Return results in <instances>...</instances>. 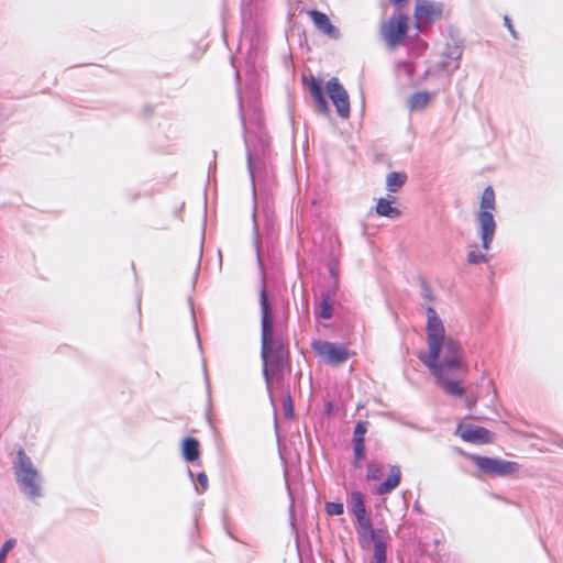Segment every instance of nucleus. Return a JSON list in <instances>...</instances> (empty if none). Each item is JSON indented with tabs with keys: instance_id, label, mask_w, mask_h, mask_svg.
Wrapping results in <instances>:
<instances>
[{
	"instance_id": "9d476101",
	"label": "nucleus",
	"mask_w": 563,
	"mask_h": 563,
	"mask_svg": "<svg viewBox=\"0 0 563 563\" xmlns=\"http://www.w3.org/2000/svg\"><path fill=\"white\" fill-rule=\"evenodd\" d=\"M325 89L335 107L338 115L342 119H347L351 114V109L346 89L340 84L336 77H332L327 81Z\"/></svg>"
},
{
	"instance_id": "ddd939ff",
	"label": "nucleus",
	"mask_w": 563,
	"mask_h": 563,
	"mask_svg": "<svg viewBox=\"0 0 563 563\" xmlns=\"http://www.w3.org/2000/svg\"><path fill=\"white\" fill-rule=\"evenodd\" d=\"M460 437L466 442L489 443L492 441V432L483 427L466 424L460 432Z\"/></svg>"
},
{
	"instance_id": "9b49d317",
	"label": "nucleus",
	"mask_w": 563,
	"mask_h": 563,
	"mask_svg": "<svg viewBox=\"0 0 563 563\" xmlns=\"http://www.w3.org/2000/svg\"><path fill=\"white\" fill-rule=\"evenodd\" d=\"M462 55V41L457 38H452L450 42L446 43L445 48L441 54V60L438 64V68L441 71H444L449 76H451L455 70L460 68Z\"/></svg>"
},
{
	"instance_id": "a878e982",
	"label": "nucleus",
	"mask_w": 563,
	"mask_h": 563,
	"mask_svg": "<svg viewBox=\"0 0 563 563\" xmlns=\"http://www.w3.org/2000/svg\"><path fill=\"white\" fill-rule=\"evenodd\" d=\"M324 509L329 516H340L344 512V506L342 503L327 501Z\"/></svg>"
},
{
	"instance_id": "7c9ffc66",
	"label": "nucleus",
	"mask_w": 563,
	"mask_h": 563,
	"mask_svg": "<svg viewBox=\"0 0 563 563\" xmlns=\"http://www.w3.org/2000/svg\"><path fill=\"white\" fill-rule=\"evenodd\" d=\"M353 453L355 460H363L365 454V442H353Z\"/></svg>"
},
{
	"instance_id": "0eeeda50",
	"label": "nucleus",
	"mask_w": 563,
	"mask_h": 563,
	"mask_svg": "<svg viewBox=\"0 0 563 563\" xmlns=\"http://www.w3.org/2000/svg\"><path fill=\"white\" fill-rule=\"evenodd\" d=\"M444 4L438 1L417 0L415 8L416 27L423 32L442 19Z\"/></svg>"
},
{
	"instance_id": "393cba45",
	"label": "nucleus",
	"mask_w": 563,
	"mask_h": 563,
	"mask_svg": "<svg viewBox=\"0 0 563 563\" xmlns=\"http://www.w3.org/2000/svg\"><path fill=\"white\" fill-rule=\"evenodd\" d=\"M489 261L488 255L478 252V251H470L467 253V263L476 265L482 263H487Z\"/></svg>"
},
{
	"instance_id": "6e6552de",
	"label": "nucleus",
	"mask_w": 563,
	"mask_h": 563,
	"mask_svg": "<svg viewBox=\"0 0 563 563\" xmlns=\"http://www.w3.org/2000/svg\"><path fill=\"white\" fill-rule=\"evenodd\" d=\"M471 459L481 472L492 476L504 477L515 474L519 470V464L512 461L481 455H472Z\"/></svg>"
},
{
	"instance_id": "f704fd0d",
	"label": "nucleus",
	"mask_w": 563,
	"mask_h": 563,
	"mask_svg": "<svg viewBox=\"0 0 563 563\" xmlns=\"http://www.w3.org/2000/svg\"><path fill=\"white\" fill-rule=\"evenodd\" d=\"M329 271H330L331 276L335 278L336 277V271H335L334 266L330 265Z\"/></svg>"
},
{
	"instance_id": "bb28decb",
	"label": "nucleus",
	"mask_w": 563,
	"mask_h": 563,
	"mask_svg": "<svg viewBox=\"0 0 563 563\" xmlns=\"http://www.w3.org/2000/svg\"><path fill=\"white\" fill-rule=\"evenodd\" d=\"M382 467L377 463H369L367 466L366 477L368 481H378L382 477Z\"/></svg>"
},
{
	"instance_id": "5701e85b",
	"label": "nucleus",
	"mask_w": 563,
	"mask_h": 563,
	"mask_svg": "<svg viewBox=\"0 0 563 563\" xmlns=\"http://www.w3.org/2000/svg\"><path fill=\"white\" fill-rule=\"evenodd\" d=\"M387 544L384 539H377L374 543V563L387 562Z\"/></svg>"
},
{
	"instance_id": "7ed1b4c3",
	"label": "nucleus",
	"mask_w": 563,
	"mask_h": 563,
	"mask_svg": "<svg viewBox=\"0 0 563 563\" xmlns=\"http://www.w3.org/2000/svg\"><path fill=\"white\" fill-rule=\"evenodd\" d=\"M239 109L244 130L247 168L252 178L253 192L255 194V176L263 165L267 140L262 128V113L257 102L253 101L249 104L247 110H245L242 97L239 96Z\"/></svg>"
},
{
	"instance_id": "cd10ccee",
	"label": "nucleus",
	"mask_w": 563,
	"mask_h": 563,
	"mask_svg": "<svg viewBox=\"0 0 563 563\" xmlns=\"http://www.w3.org/2000/svg\"><path fill=\"white\" fill-rule=\"evenodd\" d=\"M16 540L11 538L4 541L0 549V563H5L8 553L15 547Z\"/></svg>"
},
{
	"instance_id": "b1692460",
	"label": "nucleus",
	"mask_w": 563,
	"mask_h": 563,
	"mask_svg": "<svg viewBox=\"0 0 563 563\" xmlns=\"http://www.w3.org/2000/svg\"><path fill=\"white\" fill-rule=\"evenodd\" d=\"M367 421H358L354 428L353 442H365V434L367 432Z\"/></svg>"
},
{
	"instance_id": "72a5a7b5",
	"label": "nucleus",
	"mask_w": 563,
	"mask_h": 563,
	"mask_svg": "<svg viewBox=\"0 0 563 563\" xmlns=\"http://www.w3.org/2000/svg\"><path fill=\"white\" fill-rule=\"evenodd\" d=\"M476 404L475 398H466V407L471 410Z\"/></svg>"
},
{
	"instance_id": "e433bc0d",
	"label": "nucleus",
	"mask_w": 563,
	"mask_h": 563,
	"mask_svg": "<svg viewBox=\"0 0 563 563\" xmlns=\"http://www.w3.org/2000/svg\"><path fill=\"white\" fill-rule=\"evenodd\" d=\"M424 296L431 300V292L428 288H424Z\"/></svg>"
},
{
	"instance_id": "f257e3e1",
	"label": "nucleus",
	"mask_w": 563,
	"mask_h": 563,
	"mask_svg": "<svg viewBox=\"0 0 563 563\" xmlns=\"http://www.w3.org/2000/svg\"><path fill=\"white\" fill-rule=\"evenodd\" d=\"M426 314L428 351L420 352L418 358L435 376L446 394L463 397L461 382L450 378L467 371L463 346L457 339L446 335L444 323L432 306L426 308Z\"/></svg>"
},
{
	"instance_id": "4468645a",
	"label": "nucleus",
	"mask_w": 563,
	"mask_h": 563,
	"mask_svg": "<svg viewBox=\"0 0 563 563\" xmlns=\"http://www.w3.org/2000/svg\"><path fill=\"white\" fill-rule=\"evenodd\" d=\"M401 481V471L398 465H391L390 466V473L388 477L380 483L376 488L375 493L378 496H385L390 494L393 490H395Z\"/></svg>"
},
{
	"instance_id": "6ab92c4d",
	"label": "nucleus",
	"mask_w": 563,
	"mask_h": 563,
	"mask_svg": "<svg viewBox=\"0 0 563 563\" xmlns=\"http://www.w3.org/2000/svg\"><path fill=\"white\" fill-rule=\"evenodd\" d=\"M431 93L427 91H419L413 93L408 100V108L410 111H421L429 104Z\"/></svg>"
},
{
	"instance_id": "f8f14e48",
	"label": "nucleus",
	"mask_w": 563,
	"mask_h": 563,
	"mask_svg": "<svg viewBox=\"0 0 563 563\" xmlns=\"http://www.w3.org/2000/svg\"><path fill=\"white\" fill-rule=\"evenodd\" d=\"M307 13L310 16L314 27L320 33L332 40H338L340 37V30L331 23L329 16L325 13L316 9L308 10Z\"/></svg>"
},
{
	"instance_id": "4c0bfd02",
	"label": "nucleus",
	"mask_w": 563,
	"mask_h": 563,
	"mask_svg": "<svg viewBox=\"0 0 563 563\" xmlns=\"http://www.w3.org/2000/svg\"><path fill=\"white\" fill-rule=\"evenodd\" d=\"M235 77H236V80H239V79H240V74H239V71H236V73H235Z\"/></svg>"
},
{
	"instance_id": "aec40b11",
	"label": "nucleus",
	"mask_w": 563,
	"mask_h": 563,
	"mask_svg": "<svg viewBox=\"0 0 563 563\" xmlns=\"http://www.w3.org/2000/svg\"><path fill=\"white\" fill-rule=\"evenodd\" d=\"M406 180V173L390 172L386 176V188L389 192H397L405 185Z\"/></svg>"
},
{
	"instance_id": "423d86ee",
	"label": "nucleus",
	"mask_w": 563,
	"mask_h": 563,
	"mask_svg": "<svg viewBox=\"0 0 563 563\" xmlns=\"http://www.w3.org/2000/svg\"><path fill=\"white\" fill-rule=\"evenodd\" d=\"M311 347L322 362L332 366L346 362L351 356L347 347L340 342L313 340Z\"/></svg>"
},
{
	"instance_id": "f3484780",
	"label": "nucleus",
	"mask_w": 563,
	"mask_h": 563,
	"mask_svg": "<svg viewBox=\"0 0 563 563\" xmlns=\"http://www.w3.org/2000/svg\"><path fill=\"white\" fill-rule=\"evenodd\" d=\"M349 509L354 518L367 514L363 493L354 490L350 494Z\"/></svg>"
},
{
	"instance_id": "2f4dec72",
	"label": "nucleus",
	"mask_w": 563,
	"mask_h": 563,
	"mask_svg": "<svg viewBox=\"0 0 563 563\" xmlns=\"http://www.w3.org/2000/svg\"><path fill=\"white\" fill-rule=\"evenodd\" d=\"M283 405H284L285 417L286 418H291L292 415H294V406H292L291 397L289 395H287L284 398Z\"/></svg>"
},
{
	"instance_id": "412c9836",
	"label": "nucleus",
	"mask_w": 563,
	"mask_h": 563,
	"mask_svg": "<svg viewBox=\"0 0 563 563\" xmlns=\"http://www.w3.org/2000/svg\"><path fill=\"white\" fill-rule=\"evenodd\" d=\"M333 314V299L329 294L321 296L319 301L318 316L322 319H330Z\"/></svg>"
},
{
	"instance_id": "39448f33",
	"label": "nucleus",
	"mask_w": 563,
	"mask_h": 563,
	"mask_svg": "<svg viewBox=\"0 0 563 563\" xmlns=\"http://www.w3.org/2000/svg\"><path fill=\"white\" fill-rule=\"evenodd\" d=\"M495 210V192L493 187L487 186L482 192L479 210L475 213L474 220L482 247L485 251L490 250L497 230V223L493 213Z\"/></svg>"
},
{
	"instance_id": "dca6fc26",
	"label": "nucleus",
	"mask_w": 563,
	"mask_h": 563,
	"mask_svg": "<svg viewBox=\"0 0 563 563\" xmlns=\"http://www.w3.org/2000/svg\"><path fill=\"white\" fill-rule=\"evenodd\" d=\"M394 201L395 197L393 196H388L387 198H379L377 200L375 208L376 213L380 217H386L388 219H397L398 217H400V210L391 206Z\"/></svg>"
},
{
	"instance_id": "2eb2a0df",
	"label": "nucleus",
	"mask_w": 563,
	"mask_h": 563,
	"mask_svg": "<svg viewBox=\"0 0 563 563\" xmlns=\"http://www.w3.org/2000/svg\"><path fill=\"white\" fill-rule=\"evenodd\" d=\"M308 87H309L310 93L316 102L318 110L322 114H328L329 106H328L327 99L323 93V87H322L321 81L318 80L317 78H314L313 76H311L310 80L308 82Z\"/></svg>"
},
{
	"instance_id": "20e7f679",
	"label": "nucleus",
	"mask_w": 563,
	"mask_h": 563,
	"mask_svg": "<svg viewBox=\"0 0 563 563\" xmlns=\"http://www.w3.org/2000/svg\"><path fill=\"white\" fill-rule=\"evenodd\" d=\"M12 467L20 492L37 503L44 496L43 477L24 450H18Z\"/></svg>"
},
{
	"instance_id": "c756f323",
	"label": "nucleus",
	"mask_w": 563,
	"mask_h": 563,
	"mask_svg": "<svg viewBox=\"0 0 563 563\" xmlns=\"http://www.w3.org/2000/svg\"><path fill=\"white\" fill-rule=\"evenodd\" d=\"M356 531L372 527V520L368 514L355 518Z\"/></svg>"
},
{
	"instance_id": "c9c22d12",
	"label": "nucleus",
	"mask_w": 563,
	"mask_h": 563,
	"mask_svg": "<svg viewBox=\"0 0 563 563\" xmlns=\"http://www.w3.org/2000/svg\"><path fill=\"white\" fill-rule=\"evenodd\" d=\"M362 461L363 460H355L354 459V462H353L354 467H360L362 465Z\"/></svg>"
},
{
	"instance_id": "4be33fe9",
	"label": "nucleus",
	"mask_w": 563,
	"mask_h": 563,
	"mask_svg": "<svg viewBox=\"0 0 563 563\" xmlns=\"http://www.w3.org/2000/svg\"><path fill=\"white\" fill-rule=\"evenodd\" d=\"M358 538L366 543H375L377 539H384V531L378 529L374 530L373 526L363 530H357Z\"/></svg>"
},
{
	"instance_id": "a211bd4d",
	"label": "nucleus",
	"mask_w": 563,
	"mask_h": 563,
	"mask_svg": "<svg viewBox=\"0 0 563 563\" xmlns=\"http://www.w3.org/2000/svg\"><path fill=\"white\" fill-rule=\"evenodd\" d=\"M181 453L186 461L194 462L199 457V442L191 437L185 438L181 444Z\"/></svg>"
},
{
	"instance_id": "c85d7f7f",
	"label": "nucleus",
	"mask_w": 563,
	"mask_h": 563,
	"mask_svg": "<svg viewBox=\"0 0 563 563\" xmlns=\"http://www.w3.org/2000/svg\"><path fill=\"white\" fill-rule=\"evenodd\" d=\"M197 484L198 485H196V490L198 494L205 493L208 489L209 483H208V476L206 473L197 474Z\"/></svg>"
},
{
	"instance_id": "473e14b6",
	"label": "nucleus",
	"mask_w": 563,
	"mask_h": 563,
	"mask_svg": "<svg viewBox=\"0 0 563 563\" xmlns=\"http://www.w3.org/2000/svg\"><path fill=\"white\" fill-rule=\"evenodd\" d=\"M504 21H505V25L507 26L508 31L510 32L511 36L514 38H517L518 35H517V32L511 23V20L508 18V16H505L504 18Z\"/></svg>"
},
{
	"instance_id": "1a4fd4ad",
	"label": "nucleus",
	"mask_w": 563,
	"mask_h": 563,
	"mask_svg": "<svg viewBox=\"0 0 563 563\" xmlns=\"http://www.w3.org/2000/svg\"><path fill=\"white\" fill-rule=\"evenodd\" d=\"M408 31V18L404 14H394L379 27L382 38L388 47L398 46Z\"/></svg>"
},
{
	"instance_id": "f03ea898",
	"label": "nucleus",
	"mask_w": 563,
	"mask_h": 563,
	"mask_svg": "<svg viewBox=\"0 0 563 563\" xmlns=\"http://www.w3.org/2000/svg\"><path fill=\"white\" fill-rule=\"evenodd\" d=\"M261 303V357L263 362V376L267 390L271 393L273 383L279 384L283 377L287 351L282 344L274 341V317L266 290L263 288L260 294Z\"/></svg>"
}]
</instances>
